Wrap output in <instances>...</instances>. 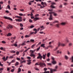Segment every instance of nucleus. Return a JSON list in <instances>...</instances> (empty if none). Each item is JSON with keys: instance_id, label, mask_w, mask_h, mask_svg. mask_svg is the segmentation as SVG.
Wrapping results in <instances>:
<instances>
[{"instance_id": "nucleus-3", "label": "nucleus", "mask_w": 73, "mask_h": 73, "mask_svg": "<svg viewBox=\"0 0 73 73\" xmlns=\"http://www.w3.org/2000/svg\"><path fill=\"white\" fill-rule=\"evenodd\" d=\"M35 65H40V67H44L43 65L44 66H46V64L45 63H42L41 62L39 64H38V62H37L35 64Z\"/></svg>"}, {"instance_id": "nucleus-12", "label": "nucleus", "mask_w": 73, "mask_h": 73, "mask_svg": "<svg viewBox=\"0 0 73 73\" xmlns=\"http://www.w3.org/2000/svg\"><path fill=\"white\" fill-rule=\"evenodd\" d=\"M46 54H45V55L43 54L42 58H43V59H44V60H45V59L46 58Z\"/></svg>"}, {"instance_id": "nucleus-38", "label": "nucleus", "mask_w": 73, "mask_h": 73, "mask_svg": "<svg viewBox=\"0 0 73 73\" xmlns=\"http://www.w3.org/2000/svg\"><path fill=\"white\" fill-rule=\"evenodd\" d=\"M59 8H62V5H61L59 6Z\"/></svg>"}, {"instance_id": "nucleus-36", "label": "nucleus", "mask_w": 73, "mask_h": 73, "mask_svg": "<svg viewBox=\"0 0 73 73\" xmlns=\"http://www.w3.org/2000/svg\"><path fill=\"white\" fill-rule=\"evenodd\" d=\"M20 26L21 27H23V25L22 23H20Z\"/></svg>"}, {"instance_id": "nucleus-31", "label": "nucleus", "mask_w": 73, "mask_h": 73, "mask_svg": "<svg viewBox=\"0 0 73 73\" xmlns=\"http://www.w3.org/2000/svg\"><path fill=\"white\" fill-rule=\"evenodd\" d=\"M3 4V1H1L0 2V7H1V4Z\"/></svg>"}, {"instance_id": "nucleus-40", "label": "nucleus", "mask_w": 73, "mask_h": 73, "mask_svg": "<svg viewBox=\"0 0 73 73\" xmlns=\"http://www.w3.org/2000/svg\"><path fill=\"white\" fill-rule=\"evenodd\" d=\"M35 26H34L32 25L30 26V28H34Z\"/></svg>"}, {"instance_id": "nucleus-60", "label": "nucleus", "mask_w": 73, "mask_h": 73, "mask_svg": "<svg viewBox=\"0 0 73 73\" xmlns=\"http://www.w3.org/2000/svg\"><path fill=\"white\" fill-rule=\"evenodd\" d=\"M66 41L67 42H69V40H68V39H66Z\"/></svg>"}, {"instance_id": "nucleus-51", "label": "nucleus", "mask_w": 73, "mask_h": 73, "mask_svg": "<svg viewBox=\"0 0 73 73\" xmlns=\"http://www.w3.org/2000/svg\"><path fill=\"white\" fill-rule=\"evenodd\" d=\"M49 46V48H52V47H53V46H52L50 45H49V46Z\"/></svg>"}, {"instance_id": "nucleus-47", "label": "nucleus", "mask_w": 73, "mask_h": 73, "mask_svg": "<svg viewBox=\"0 0 73 73\" xmlns=\"http://www.w3.org/2000/svg\"><path fill=\"white\" fill-rule=\"evenodd\" d=\"M14 70H15V69H12L11 70V72H14Z\"/></svg>"}, {"instance_id": "nucleus-5", "label": "nucleus", "mask_w": 73, "mask_h": 73, "mask_svg": "<svg viewBox=\"0 0 73 73\" xmlns=\"http://www.w3.org/2000/svg\"><path fill=\"white\" fill-rule=\"evenodd\" d=\"M27 59H29V60H27L28 63H27V64L29 65H31V63H32V62H31V60L30 59L31 58V57H27Z\"/></svg>"}, {"instance_id": "nucleus-59", "label": "nucleus", "mask_w": 73, "mask_h": 73, "mask_svg": "<svg viewBox=\"0 0 73 73\" xmlns=\"http://www.w3.org/2000/svg\"><path fill=\"white\" fill-rule=\"evenodd\" d=\"M15 60H13L11 62H15Z\"/></svg>"}, {"instance_id": "nucleus-55", "label": "nucleus", "mask_w": 73, "mask_h": 73, "mask_svg": "<svg viewBox=\"0 0 73 73\" xmlns=\"http://www.w3.org/2000/svg\"><path fill=\"white\" fill-rule=\"evenodd\" d=\"M44 4L45 5V6H47V4H46V3L45 2L44 3Z\"/></svg>"}, {"instance_id": "nucleus-48", "label": "nucleus", "mask_w": 73, "mask_h": 73, "mask_svg": "<svg viewBox=\"0 0 73 73\" xmlns=\"http://www.w3.org/2000/svg\"><path fill=\"white\" fill-rule=\"evenodd\" d=\"M56 26L57 27H59V24H56Z\"/></svg>"}, {"instance_id": "nucleus-37", "label": "nucleus", "mask_w": 73, "mask_h": 73, "mask_svg": "<svg viewBox=\"0 0 73 73\" xmlns=\"http://www.w3.org/2000/svg\"><path fill=\"white\" fill-rule=\"evenodd\" d=\"M19 51H17L16 52V54L17 55H19Z\"/></svg>"}, {"instance_id": "nucleus-30", "label": "nucleus", "mask_w": 73, "mask_h": 73, "mask_svg": "<svg viewBox=\"0 0 73 73\" xmlns=\"http://www.w3.org/2000/svg\"><path fill=\"white\" fill-rule=\"evenodd\" d=\"M17 65H19V62H17L15 64V66H17Z\"/></svg>"}, {"instance_id": "nucleus-11", "label": "nucleus", "mask_w": 73, "mask_h": 73, "mask_svg": "<svg viewBox=\"0 0 73 73\" xmlns=\"http://www.w3.org/2000/svg\"><path fill=\"white\" fill-rule=\"evenodd\" d=\"M33 31H35V32L34 33L35 34V35H36V34L37 33V29H34L33 30Z\"/></svg>"}, {"instance_id": "nucleus-46", "label": "nucleus", "mask_w": 73, "mask_h": 73, "mask_svg": "<svg viewBox=\"0 0 73 73\" xmlns=\"http://www.w3.org/2000/svg\"><path fill=\"white\" fill-rule=\"evenodd\" d=\"M19 16H23V14L22 13H19Z\"/></svg>"}, {"instance_id": "nucleus-41", "label": "nucleus", "mask_w": 73, "mask_h": 73, "mask_svg": "<svg viewBox=\"0 0 73 73\" xmlns=\"http://www.w3.org/2000/svg\"><path fill=\"white\" fill-rule=\"evenodd\" d=\"M35 46V44H33V45L31 47V48H33V47H34Z\"/></svg>"}, {"instance_id": "nucleus-45", "label": "nucleus", "mask_w": 73, "mask_h": 73, "mask_svg": "<svg viewBox=\"0 0 73 73\" xmlns=\"http://www.w3.org/2000/svg\"><path fill=\"white\" fill-rule=\"evenodd\" d=\"M35 70H39L37 68H35Z\"/></svg>"}, {"instance_id": "nucleus-58", "label": "nucleus", "mask_w": 73, "mask_h": 73, "mask_svg": "<svg viewBox=\"0 0 73 73\" xmlns=\"http://www.w3.org/2000/svg\"><path fill=\"white\" fill-rule=\"evenodd\" d=\"M48 48H49V46H48L45 48V49H48Z\"/></svg>"}, {"instance_id": "nucleus-25", "label": "nucleus", "mask_w": 73, "mask_h": 73, "mask_svg": "<svg viewBox=\"0 0 73 73\" xmlns=\"http://www.w3.org/2000/svg\"><path fill=\"white\" fill-rule=\"evenodd\" d=\"M21 68H19L18 73H19V72H21Z\"/></svg>"}, {"instance_id": "nucleus-22", "label": "nucleus", "mask_w": 73, "mask_h": 73, "mask_svg": "<svg viewBox=\"0 0 73 73\" xmlns=\"http://www.w3.org/2000/svg\"><path fill=\"white\" fill-rule=\"evenodd\" d=\"M52 63L53 64H56V62L54 61V60H53L52 62Z\"/></svg>"}, {"instance_id": "nucleus-27", "label": "nucleus", "mask_w": 73, "mask_h": 73, "mask_svg": "<svg viewBox=\"0 0 73 73\" xmlns=\"http://www.w3.org/2000/svg\"><path fill=\"white\" fill-rule=\"evenodd\" d=\"M70 60H72V62H73V56H72V57L70 58Z\"/></svg>"}, {"instance_id": "nucleus-39", "label": "nucleus", "mask_w": 73, "mask_h": 73, "mask_svg": "<svg viewBox=\"0 0 73 73\" xmlns=\"http://www.w3.org/2000/svg\"><path fill=\"white\" fill-rule=\"evenodd\" d=\"M2 42L3 44H5V43H6V42H5V41H2Z\"/></svg>"}, {"instance_id": "nucleus-52", "label": "nucleus", "mask_w": 73, "mask_h": 73, "mask_svg": "<svg viewBox=\"0 0 73 73\" xmlns=\"http://www.w3.org/2000/svg\"><path fill=\"white\" fill-rule=\"evenodd\" d=\"M29 22L30 23H32V21L31 20V19H29Z\"/></svg>"}, {"instance_id": "nucleus-62", "label": "nucleus", "mask_w": 73, "mask_h": 73, "mask_svg": "<svg viewBox=\"0 0 73 73\" xmlns=\"http://www.w3.org/2000/svg\"><path fill=\"white\" fill-rule=\"evenodd\" d=\"M5 12L6 13H9V11L8 10L6 11Z\"/></svg>"}, {"instance_id": "nucleus-21", "label": "nucleus", "mask_w": 73, "mask_h": 73, "mask_svg": "<svg viewBox=\"0 0 73 73\" xmlns=\"http://www.w3.org/2000/svg\"><path fill=\"white\" fill-rule=\"evenodd\" d=\"M61 25H65L66 24V23H61Z\"/></svg>"}, {"instance_id": "nucleus-7", "label": "nucleus", "mask_w": 73, "mask_h": 73, "mask_svg": "<svg viewBox=\"0 0 73 73\" xmlns=\"http://www.w3.org/2000/svg\"><path fill=\"white\" fill-rule=\"evenodd\" d=\"M66 45L64 43H61L60 42H58V46L59 47L60 46H65Z\"/></svg>"}, {"instance_id": "nucleus-33", "label": "nucleus", "mask_w": 73, "mask_h": 73, "mask_svg": "<svg viewBox=\"0 0 73 73\" xmlns=\"http://www.w3.org/2000/svg\"><path fill=\"white\" fill-rule=\"evenodd\" d=\"M68 3H63V5H68Z\"/></svg>"}, {"instance_id": "nucleus-6", "label": "nucleus", "mask_w": 73, "mask_h": 73, "mask_svg": "<svg viewBox=\"0 0 73 73\" xmlns=\"http://www.w3.org/2000/svg\"><path fill=\"white\" fill-rule=\"evenodd\" d=\"M39 16V15L37 14L36 15H35V18H34V21H36L37 20H40V18H37V16Z\"/></svg>"}, {"instance_id": "nucleus-28", "label": "nucleus", "mask_w": 73, "mask_h": 73, "mask_svg": "<svg viewBox=\"0 0 73 73\" xmlns=\"http://www.w3.org/2000/svg\"><path fill=\"white\" fill-rule=\"evenodd\" d=\"M40 28H41V29H44V26H40Z\"/></svg>"}, {"instance_id": "nucleus-13", "label": "nucleus", "mask_w": 73, "mask_h": 73, "mask_svg": "<svg viewBox=\"0 0 73 73\" xmlns=\"http://www.w3.org/2000/svg\"><path fill=\"white\" fill-rule=\"evenodd\" d=\"M40 46H41V47H42V48H44L45 47V44H42Z\"/></svg>"}, {"instance_id": "nucleus-16", "label": "nucleus", "mask_w": 73, "mask_h": 73, "mask_svg": "<svg viewBox=\"0 0 73 73\" xmlns=\"http://www.w3.org/2000/svg\"><path fill=\"white\" fill-rule=\"evenodd\" d=\"M12 35V34L11 33H9L7 35V36L8 37V36H11Z\"/></svg>"}, {"instance_id": "nucleus-17", "label": "nucleus", "mask_w": 73, "mask_h": 73, "mask_svg": "<svg viewBox=\"0 0 73 73\" xmlns=\"http://www.w3.org/2000/svg\"><path fill=\"white\" fill-rule=\"evenodd\" d=\"M64 58L66 60H68V56H67L66 55L65 56Z\"/></svg>"}, {"instance_id": "nucleus-63", "label": "nucleus", "mask_w": 73, "mask_h": 73, "mask_svg": "<svg viewBox=\"0 0 73 73\" xmlns=\"http://www.w3.org/2000/svg\"><path fill=\"white\" fill-rule=\"evenodd\" d=\"M44 3L43 2H41V4H42V5H44Z\"/></svg>"}, {"instance_id": "nucleus-10", "label": "nucleus", "mask_w": 73, "mask_h": 73, "mask_svg": "<svg viewBox=\"0 0 73 73\" xmlns=\"http://www.w3.org/2000/svg\"><path fill=\"white\" fill-rule=\"evenodd\" d=\"M8 56H6V58L5 56H4V57L2 58V60H3L4 61H7V60H8Z\"/></svg>"}, {"instance_id": "nucleus-1", "label": "nucleus", "mask_w": 73, "mask_h": 73, "mask_svg": "<svg viewBox=\"0 0 73 73\" xmlns=\"http://www.w3.org/2000/svg\"><path fill=\"white\" fill-rule=\"evenodd\" d=\"M52 13H53L54 16H56L57 15V14L54 12H49L50 15V18H48L49 20H53V18H52Z\"/></svg>"}, {"instance_id": "nucleus-53", "label": "nucleus", "mask_w": 73, "mask_h": 73, "mask_svg": "<svg viewBox=\"0 0 73 73\" xmlns=\"http://www.w3.org/2000/svg\"><path fill=\"white\" fill-rule=\"evenodd\" d=\"M46 60L47 61H50V59H49V57H48V59H46Z\"/></svg>"}, {"instance_id": "nucleus-61", "label": "nucleus", "mask_w": 73, "mask_h": 73, "mask_svg": "<svg viewBox=\"0 0 73 73\" xmlns=\"http://www.w3.org/2000/svg\"><path fill=\"white\" fill-rule=\"evenodd\" d=\"M41 44V42H40L38 43V45H40V44Z\"/></svg>"}, {"instance_id": "nucleus-54", "label": "nucleus", "mask_w": 73, "mask_h": 73, "mask_svg": "<svg viewBox=\"0 0 73 73\" xmlns=\"http://www.w3.org/2000/svg\"><path fill=\"white\" fill-rule=\"evenodd\" d=\"M29 37V35H26L25 36V37L27 38V37Z\"/></svg>"}, {"instance_id": "nucleus-50", "label": "nucleus", "mask_w": 73, "mask_h": 73, "mask_svg": "<svg viewBox=\"0 0 73 73\" xmlns=\"http://www.w3.org/2000/svg\"><path fill=\"white\" fill-rule=\"evenodd\" d=\"M47 65H50V66H51V65H52V64H51L49 63H48Z\"/></svg>"}, {"instance_id": "nucleus-19", "label": "nucleus", "mask_w": 73, "mask_h": 73, "mask_svg": "<svg viewBox=\"0 0 73 73\" xmlns=\"http://www.w3.org/2000/svg\"><path fill=\"white\" fill-rule=\"evenodd\" d=\"M34 33V32H30V33L29 34V35L30 36H31V35H33Z\"/></svg>"}, {"instance_id": "nucleus-26", "label": "nucleus", "mask_w": 73, "mask_h": 73, "mask_svg": "<svg viewBox=\"0 0 73 73\" xmlns=\"http://www.w3.org/2000/svg\"><path fill=\"white\" fill-rule=\"evenodd\" d=\"M10 52L11 53H15V51H14L13 50H11L10 51Z\"/></svg>"}, {"instance_id": "nucleus-32", "label": "nucleus", "mask_w": 73, "mask_h": 73, "mask_svg": "<svg viewBox=\"0 0 73 73\" xmlns=\"http://www.w3.org/2000/svg\"><path fill=\"white\" fill-rule=\"evenodd\" d=\"M25 45H26V44L24 43V42H23L21 44V45H22V46Z\"/></svg>"}, {"instance_id": "nucleus-18", "label": "nucleus", "mask_w": 73, "mask_h": 73, "mask_svg": "<svg viewBox=\"0 0 73 73\" xmlns=\"http://www.w3.org/2000/svg\"><path fill=\"white\" fill-rule=\"evenodd\" d=\"M8 26L10 28H13V26L11 25H8Z\"/></svg>"}, {"instance_id": "nucleus-64", "label": "nucleus", "mask_w": 73, "mask_h": 73, "mask_svg": "<svg viewBox=\"0 0 73 73\" xmlns=\"http://www.w3.org/2000/svg\"><path fill=\"white\" fill-rule=\"evenodd\" d=\"M63 73H69V72H65Z\"/></svg>"}, {"instance_id": "nucleus-56", "label": "nucleus", "mask_w": 73, "mask_h": 73, "mask_svg": "<svg viewBox=\"0 0 73 73\" xmlns=\"http://www.w3.org/2000/svg\"><path fill=\"white\" fill-rule=\"evenodd\" d=\"M3 70V68H0V72H1V70Z\"/></svg>"}, {"instance_id": "nucleus-42", "label": "nucleus", "mask_w": 73, "mask_h": 73, "mask_svg": "<svg viewBox=\"0 0 73 73\" xmlns=\"http://www.w3.org/2000/svg\"><path fill=\"white\" fill-rule=\"evenodd\" d=\"M43 73H49V71H47L46 72V71Z\"/></svg>"}, {"instance_id": "nucleus-15", "label": "nucleus", "mask_w": 73, "mask_h": 73, "mask_svg": "<svg viewBox=\"0 0 73 73\" xmlns=\"http://www.w3.org/2000/svg\"><path fill=\"white\" fill-rule=\"evenodd\" d=\"M30 52H31V54H30V55H31V54H33V52H34V51H33V50H31Z\"/></svg>"}, {"instance_id": "nucleus-34", "label": "nucleus", "mask_w": 73, "mask_h": 73, "mask_svg": "<svg viewBox=\"0 0 73 73\" xmlns=\"http://www.w3.org/2000/svg\"><path fill=\"white\" fill-rule=\"evenodd\" d=\"M16 60H18V61H19V60H20V58H19L17 57L16 58Z\"/></svg>"}, {"instance_id": "nucleus-43", "label": "nucleus", "mask_w": 73, "mask_h": 73, "mask_svg": "<svg viewBox=\"0 0 73 73\" xmlns=\"http://www.w3.org/2000/svg\"><path fill=\"white\" fill-rule=\"evenodd\" d=\"M69 46H72V43H70L69 44Z\"/></svg>"}, {"instance_id": "nucleus-23", "label": "nucleus", "mask_w": 73, "mask_h": 73, "mask_svg": "<svg viewBox=\"0 0 73 73\" xmlns=\"http://www.w3.org/2000/svg\"><path fill=\"white\" fill-rule=\"evenodd\" d=\"M30 41V43H31V42H35V40H34L31 39Z\"/></svg>"}, {"instance_id": "nucleus-14", "label": "nucleus", "mask_w": 73, "mask_h": 73, "mask_svg": "<svg viewBox=\"0 0 73 73\" xmlns=\"http://www.w3.org/2000/svg\"><path fill=\"white\" fill-rule=\"evenodd\" d=\"M30 56L31 57H33V58H35V54H31L30 55Z\"/></svg>"}, {"instance_id": "nucleus-44", "label": "nucleus", "mask_w": 73, "mask_h": 73, "mask_svg": "<svg viewBox=\"0 0 73 73\" xmlns=\"http://www.w3.org/2000/svg\"><path fill=\"white\" fill-rule=\"evenodd\" d=\"M54 42V41H52L51 42H49V44H51V43H52V42Z\"/></svg>"}, {"instance_id": "nucleus-20", "label": "nucleus", "mask_w": 73, "mask_h": 73, "mask_svg": "<svg viewBox=\"0 0 73 73\" xmlns=\"http://www.w3.org/2000/svg\"><path fill=\"white\" fill-rule=\"evenodd\" d=\"M59 23V22H58V21H55L54 22H52V23Z\"/></svg>"}, {"instance_id": "nucleus-8", "label": "nucleus", "mask_w": 73, "mask_h": 73, "mask_svg": "<svg viewBox=\"0 0 73 73\" xmlns=\"http://www.w3.org/2000/svg\"><path fill=\"white\" fill-rule=\"evenodd\" d=\"M38 56L37 57V58L38 59L39 58H40V60H42V56H41V54H40V53H39L38 54Z\"/></svg>"}, {"instance_id": "nucleus-29", "label": "nucleus", "mask_w": 73, "mask_h": 73, "mask_svg": "<svg viewBox=\"0 0 73 73\" xmlns=\"http://www.w3.org/2000/svg\"><path fill=\"white\" fill-rule=\"evenodd\" d=\"M50 53L49 52L47 53V57H49V56H50Z\"/></svg>"}, {"instance_id": "nucleus-9", "label": "nucleus", "mask_w": 73, "mask_h": 73, "mask_svg": "<svg viewBox=\"0 0 73 73\" xmlns=\"http://www.w3.org/2000/svg\"><path fill=\"white\" fill-rule=\"evenodd\" d=\"M4 18L5 19H7V20H11V21H13V20L10 17H4Z\"/></svg>"}, {"instance_id": "nucleus-24", "label": "nucleus", "mask_w": 73, "mask_h": 73, "mask_svg": "<svg viewBox=\"0 0 73 73\" xmlns=\"http://www.w3.org/2000/svg\"><path fill=\"white\" fill-rule=\"evenodd\" d=\"M40 47H41V46H40L38 48H37L36 49V51L37 52H38V50L40 49Z\"/></svg>"}, {"instance_id": "nucleus-57", "label": "nucleus", "mask_w": 73, "mask_h": 73, "mask_svg": "<svg viewBox=\"0 0 73 73\" xmlns=\"http://www.w3.org/2000/svg\"><path fill=\"white\" fill-rule=\"evenodd\" d=\"M60 51L58 50H57L56 52V53H60Z\"/></svg>"}, {"instance_id": "nucleus-2", "label": "nucleus", "mask_w": 73, "mask_h": 73, "mask_svg": "<svg viewBox=\"0 0 73 73\" xmlns=\"http://www.w3.org/2000/svg\"><path fill=\"white\" fill-rule=\"evenodd\" d=\"M15 17L16 18H19L18 19H15V20L16 21H19V22H21L23 21L22 20V17H19L18 16H15Z\"/></svg>"}, {"instance_id": "nucleus-35", "label": "nucleus", "mask_w": 73, "mask_h": 73, "mask_svg": "<svg viewBox=\"0 0 73 73\" xmlns=\"http://www.w3.org/2000/svg\"><path fill=\"white\" fill-rule=\"evenodd\" d=\"M7 8L9 9H10L11 8V7H10V6L9 5H7Z\"/></svg>"}, {"instance_id": "nucleus-49", "label": "nucleus", "mask_w": 73, "mask_h": 73, "mask_svg": "<svg viewBox=\"0 0 73 73\" xmlns=\"http://www.w3.org/2000/svg\"><path fill=\"white\" fill-rule=\"evenodd\" d=\"M14 46H16V47L17 46V45L16 43H15L14 44Z\"/></svg>"}, {"instance_id": "nucleus-4", "label": "nucleus", "mask_w": 73, "mask_h": 73, "mask_svg": "<svg viewBox=\"0 0 73 73\" xmlns=\"http://www.w3.org/2000/svg\"><path fill=\"white\" fill-rule=\"evenodd\" d=\"M58 67L57 66H56L55 67V69L54 70L52 69V68H48V69H49L50 70V73H53V72L54 71H57V69Z\"/></svg>"}]
</instances>
